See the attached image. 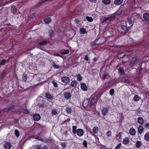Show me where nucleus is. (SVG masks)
I'll list each match as a JSON object with an SVG mask.
<instances>
[{
    "instance_id": "f257e3e1",
    "label": "nucleus",
    "mask_w": 149,
    "mask_h": 149,
    "mask_svg": "<svg viewBox=\"0 0 149 149\" xmlns=\"http://www.w3.org/2000/svg\"><path fill=\"white\" fill-rule=\"evenodd\" d=\"M61 81L62 82L66 84L70 82V79L69 77L64 76L61 77Z\"/></svg>"
},
{
    "instance_id": "f03ea898",
    "label": "nucleus",
    "mask_w": 149,
    "mask_h": 149,
    "mask_svg": "<svg viewBox=\"0 0 149 149\" xmlns=\"http://www.w3.org/2000/svg\"><path fill=\"white\" fill-rule=\"evenodd\" d=\"M116 17L115 15L113 14L111 15L109 17H105L104 20L103 22H104L107 21H111L113 20Z\"/></svg>"
},
{
    "instance_id": "7ed1b4c3",
    "label": "nucleus",
    "mask_w": 149,
    "mask_h": 149,
    "mask_svg": "<svg viewBox=\"0 0 149 149\" xmlns=\"http://www.w3.org/2000/svg\"><path fill=\"white\" fill-rule=\"evenodd\" d=\"M63 96L65 99L66 100L70 99L71 97V93L69 92H65L63 94Z\"/></svg>"
},
{
    "instance_id": "20e7f679",
    "label": "nucleus",
    "mask_w": 149,
    "mask_h": 149,
    "mask_svg": "<svg viewBox=\"0 0 149 149\" xmlns=\"http://www.w3.org/2000/svg\"><path fill=\"white\" fill-rule=\"evenodd\" d=\"M76 133L78 136H81L83 135L84 132L82 129H78L77 130Z\"/></svg>"
},
{
    "instance_id": "39448f33",
    "label": "nucleus",
    "mask_w": 149,
    "mask_h": 149,
    "mask_svg": "<svg viewBox=\"0 0 149 149\" xmlns=\"http://www.w3.org/2000/svg\"><path fill=\"white\" fill-rule=\"evenodd\" d=\"M47 0H45L44 1L41 0L40 2L37 3L35 6V8H37L40 6H43L44 5V3L46 2Z\"/></svg>"
},
{
    "instance_id": "423d86ee",
    "label": "nucleus",
    "mask_w": 149,
    "mask_h": 149,
    "mask_svg": "<svg viewBox=\"0 0 149 149\" xmlns=\"http://www.w3.org/2000/svg\"><path fill=\"white\" fill-rule=\"evenodd\" d=\"M33 119L34 120L39 121L41 118V117L39 114H35L33 116Z\"/></svg>"
},
{
    "instance_id": "0eeeda50",
    "label": "nucleus",
    "mask_w": 149,
    "mask_h": 149,
    "mask_svg": "<svg viewBox=\"0 0 149 149\" xmlns=\"http://www.w3.org/2000/svg\"><path fill=\"white\" fill-rule=\"evenodd\" d=\"M81 89L83 91H86L87 90L88 87L86 84L84 83L81 84Z\"/></svg>"
},
{
    "instance_id": "6e6552de",
    "label": "nucleus",
    "mask_w": 149,
    "mask_h": 149,
    "mask_svg": "<svg viewBox=\"0 0 149 149\" xmlns=\"http://www.w3.org/2000/svg\"><path fill=\"white\" fill-rule=\"evenodd\" d=\"M12 146V145L9 142H6L4 145V147L6 149H10Z\"/></svg>"
},
{
    "instance_id": "1a4fd4ad",
    "label": "nucleus",
    "mask_w": 149,
    "mask_h": 149,
    "mask_svg": "<svg viewBox=\"0 0 149 149\" xmlns=\"http://www.w3.org/2000/svg\"><path fill=\"white\" fill-rule=\"evenodd\" d=\"M143 17L146 21H149V13H145L143 14Z\"/></svg>"
},
{
    "instance_id": "9d476101",
    "label": "nucleus",
    "mask_w": 149,
    "mask_h": 149,
    "mask_svg": "<svg viewBox=\"0 0 149 149\" xmlns=\"http://www.w3.org/2000/svg\"><path fill=\"white\" fill-rule=\"evenodd\" d=\"M129 132L130 134L132 136L134 135L136 133L135 130L133 127H132L130 128L129 130Z\"/></svg>"
},
{
    "instance_id": "9b49d317",
    "label": "nucleus",
    "mask_w": 149,
    "mask_h": 149,
    "mask_svg": "<svg viewBox=\"0 0 149 149\" xmlns=\"http://www.w3.org/2000/svg\"><path fill=\"white\" fill-rule=\"evenodd\" d=\"M11 11L13 14H15L17 12V10L16 7L14 6H12L11 7Z\"/></svg>"
},
{
    "instance_id": "f8f14e48",
    "label": "nucleus",
    "mask_w": 149,
    "mask_h": 149,
    "mask_svg": "<svg viewBox=\"0 0 149 149\" xmlns=\"http://www.w3.org/2000/svg\"><path fill=\"white\" fill-rule=\"evenodd\" d=\"M48 36L50 38L53 36L54 34V31L52 29H51L49 31Z\"/></svg>"
},
{
    "instance_id": "ddd939ff",
    "label": "nucleus",
    "mask_w": 149,
    "mask_h": 149,
    "mask_svg": "<svg viewBox=\"0 0 149 149\" xmlns=\"http://www.w3.org/2000/svg\"><path fill=\"white\" fill-rule=\"evenodd\" d=\"M77 81L75 80H74L72 81L70 85L72 87L75 88L77 86Z\"/></svg>"
},
{
    "instance_id": "4468645a",
    "label": "nucleus",
    "mask_w": 149,
    "mask_h": 149,
    "mask_svg": "<svg viewBox=\"0 0 149 149\" xmlns=\"http://www.w3.org/2000/svg\"><path fill=\"white\" fill-rule=\"evenodd\" d=\"M45 97L48 99L50 100H52L53 98V97L48 92L45 93Z\"/></svg>"
},
{
    "instance_id": "2eb2a0df",
    "label": "nucleus",
    "mask_w": 149,
    "mask_h": 149,
    "mask_svg": "<svg viewBox=\"0 0 149 149\" xmlns=\"http://www.w3.org/2000/svg\"><path fill=\"white\" fill-rule=\"evenodd\" d=\"M129 139L128 137H126L123 139L122 142V143L123 144L127 145L128 144L129 142Z\"/></svg>"
},
{
    "instance_id": "dca6fc26",
    "label": "nucleus",
    "mask_w": 149,
    "mask_h": 149,
    "mask_svg": "<svg viewBox=\"0 0 149 149\" xmlns=\"http://www.w3.org/2000/svg\"><path fill=\"white\" fill-rule=\"evenodd\" d=\"M60 52L61 54H68L70 52V50L69 49H67L66 50L65 49H63L61 50Z\"/></svg>"
},
{
    "instance_id": "f3484780",
    "label": "nucleus",
    "mask_w": 149,
    "mask_h": 149,
    "mask_svg": "<svg viewBox=\"0 0 149 149\" xmlns=\"http://www.w3.org/2000/svg\"><path fill=\"white\" fill-rule=\"evenodd\" d=\"M7 72L5 70H4L0 74V78L3 79L4 77L6 76Z\"/></svg>"
},
{
    "instance_id": "a211bd4d",
    "label": "nucleus",
    "mask_w": 149,
    "mask_h": 149,
    "mask_svg": "<svg viewBox=\"0 0 149 149\" xmlns=\"http://www.w3.org/2000/svg\"><path fill=\"white\" fill-rule=\"evenodd\" d=\"M123 1V0H115L114 3L116 6L120 5L122 3Z\"/></svg>"
},
{
    "instance_id": "6ab92c4d",
    "label": "nucleus",
    "mask_w": 149,
    "mask_h": 149,
    "mask_svg": "<svg viewBox=\"0 0 149 149\" xmlns=\"http://www.w3.org/2000/svg\"><path fill=\"white\" fill-rule=\"evenodd\" d=\"M49 41H47V40H44L42 41L39 42L38 43V44L40 46H42L44 45L47 43L49 42Z\"/></svg>"
},
{
    "instance_id": "aec40b11",
    "label": "nucleus",
    "mask_w": 149,
    "mask_h": 149,
    "mask_svg": "<svg viewBox=\"0 0 149 149\" xmlns=\"http://www.w3.org/2000/svg\"><path fill=\"white\" fill-rule=\"evenodd\" d=\"M65 111L68 113L70 114L72 110L70 107L68 106L66 107Z\"/></svg>"
},
{
    "instance_id": "412c9836",
    "label": "nucleus",
    "mask_w": 149,
    "mask_h": 149,
    "mask_svg": "<svg viewBox=\"0 0 149 149\" xmlns=\"http://www.w3.org/2000/svg\"><path fill=\"white\" fill-rule=\"evenodd\" d=\"M144 129L142 126H140L138 128V132L139 134H141L142 133Z\"/></svg>"
},
{
    "instance_id": "4be33fe9",
    "label": "nucleus",
    "mask_w": 149,
    "mask_h": 149,
    "mask_svg": "<svg viewBox=\"0 0 149 149\" xmlns=\"http://www.w3.org/2000/svg\"><path fill=\"white\" fill-rule=\"evenodd\" d=\"M138 122L140 124L142 125L144 123V121L143 118L142 117H139L137 118Z\"/></svg>"
},
{
    "instance_id": "5701e85b",
    "label": "nucleus",
    "mask_w": 149,
    "mask_h": 149,
    "mask_svg": "<svg viewBox=\"0 0 149 149\" xmlns=\"http://www.w3.org/2000/svg\"><path fill=\"white\" fill-rule=\"evenodd\" d=\"M44 21L46 23L48 24L51 21V19L50 17H48L45 18Z\"/></svg>"
},
{
    "instance_id": "b1692460",
    "label": "nucleus",
    "mask_w": 149,
    "mask_h": 149,
    "mask_svg": "<svg viewBox=\"0 0 149 149\" xmlns=\"http://www.w3.org/2000/svg\"><path fill=\"white\" fill-rule=\"evenodd\" d=\"M102 114L104 116L106 115L108 112V110L107 108H104L102 111Z\"/></svg>"
},
{
    "instance_id": "393cba45",
    "label": "nucleus",
    "mask_w": 149,
    "mask_h": 149,
    "mask_svg": "<svg viewBox=\"0 0 149 149\" xmlns=\"http://www.w3.org/2000/svg\"><path fill=\"white\" fill-rule=\"evenodd\" d=\"M144 139L146 141H149V132L146 133L144 135Z\"/></svg>"
},
{
    "instance_id": "a878e982",
    "label": "nucleus",
    "mask_w": 149,
    "mask_h": 149,
    "mask_svg": "<svg viewBox=\"0 0 149 149\" xmlns=\"http://www.w3.org/2000/svg\"><path fill=\"white\" fill-rule=\"evenodd\" d=\"M28 78V76L25 74H24L22 76V79L23 81H24L25 82H27V80Z\"/></svg>"
},
{
    "instance_id": "bb28decb",
    "label": "nucleus",
    "mask_w": 149,
    "mask_h": 149,
    "mask_svg": "<svg viewBox=\"0 0 149 149\" xmlns=\"http://www.w3.org/2000/svg\"><path fill=\"white\" fill-rule=\"evenodd\" d=\"M80 32L81 34H85L87 33L86 30L83 28H81L80 29Z\"/></svg>"
},
{
    "instance_id": "cd10ccee",
    "label": "nucleus",
    "mask_w": 149,
    "mask_h": 149,
    "mask_svg": "<svg viewBox=\"0 0 149 149\" xmlns=\"http://www.w3.org/2000/svg\"><path fill=\"white\" fill-rule=\"evenodd\" d=\"M118 72L120 75H124V72L122 68H119L118 69Z\"/></svg>"
},
{
    "instance_id": "c85d7f7f",
    "label": "nucleus",
    "mask_w": 149,
    "mask_h": 149,
    "mask_svg": "<svg viewBox=\"0 0 149 149\" xmlns=\"http://www.w3.org/2000/svg\"><path fill=\"white\" fill-rule=\"evenodd\" d=\"M22 112L25 114H29L30 113L29 111L26 109H23L21 111Z\"/></svg>"
},
{
    "instance_id": "c756f323",
    "label": "nucleus",
    "mask_w": 149,
    "mask_h": 149,
    "mask_svg": "<svg viewBox=\"0 0 149 149\" xmlns=\"http://www.w3.org/2000/svg\"><path fill=\"white\" fill-rule=\"evenodd\" d=\"M77 127L76 126H73L72 127V132L74 134H75L76 133Z\"/></svg>"
},
{
    "instance_id": "7c9ffc66",
    "label": "nucleus",
    "mask_w": 149,
    "mask_h": 149,
    "mask_svg": "<svg viewBox=\"0 0 149 149\" xmlns=\"http://www.w3.org/2000/svg\"><path fill=\"white\" fill-rule=\"evenodd\" d=\"M52 66L53 68L55 69H58L60 68L59 66L56 65L55 63L54 62H52Z\"/></svg>"
},
{
    "instance_id": "2f4dec72",
    "label": "nucleus",
    "mask_w": 149,
    "mask_h": 149,
    "mask_svg": "<svg viewBox=\"0 0 149 149\" xmlns=\"http://www.w3.org/2000/svg\"><path fill=\"white\" fill-rule=\"evenodd\" d=\"M77 80L79 81H81L82 79V77L80 74H78L77 75Z\"/></svg>"
},
{
    "instance_id": "473e14b6",
    "label": "nucleus",
    "mask_w": 149,
    "mask_h": 149,
    "mask_svg": "<svg viewBox=\"0 0 149 149\" xmlns=\"http://www.w3.org/2000/svg\"><path fill=\"white\" fill-rule=\"evenodd\" d=\"M136 147L137 148H139L141 146V143L140 141H137L136 143Z\"/></svg>"
},
{
    "instance_id": "72a5a7b5",
    "label": "nucleus",
    "mask_w": 149,
    "mask_h": 149,
    "mask_svg": "<svg viewBox=\"0 0 149 149\" xmlns=\"http://www.w3.org/2000/svg\"><path fill=\"white\" fill-rule=\"evenodd\" d=\"M133 99L134 101H138L139 100L140 98L137 95H135L133 97Z\"/></svg>"
},
{
    "instance_id": "f704fd0d",
    "label": "nucleus",
    "mask_w": 149,
    "mask_h": 149,
    "mask_svg": "<svg viewBox=\"0 0 149 149\" xmlns=\"http://www.w3.org/2000/svg\"><path fill=\"white\" fill-rule=\"evenodd\" d=\"M93 105V97L91 98V100L90 102L89 106L90 108H92Z\"/></svg>"
},
{
    "instance_id": "c9c22d12",
    "label": "nucleus",
    "mask_w": 149,
    "mask_h": 149,
    "mask_svg": "<svg viewBox=\"0 0 149 149\" xmlns=\"http://www.w3.org/2000/svg\"><path fill=\"white\" fill-rule=\"evenodd\" d=\"M102 2L105 5L109 4L110 3V0H102Z\"/></svg>"
},
{
    "instance_id": "e433bc0d",
    "label": "nucleus",
    "mask_w": 149,
    "mask_h": 149,
    "mask_svg": "<svg viewBox=\"0 0 149 149\" xmlns=\"http://www.w3.org/2000/svg\"><path fill=\"white\" fill-rule=\"evenodd\" d=\"M8 107L9 111H11L15 109V106L14 105H12Z\"/></svg>"
},
{
    "instance_id": "4c0bfd02",
    "label": "nucleus",
    "mask_w": 149,
    "mask_h": 149,
    "mask_svg": "<svg viewBox=\"0 0 149 149\" xmlns=\"http://www.w3.org/2000/svg\"><path fill=\"white\" fill-rule=\"evenodd\" d=\"M15 134L17 138L19 137V136L20 134L19 130L16 129L15 130Z\"/></svg>"
},
{
    "instance_id": "58836bf2",
    "label": "nucleus",
    "mask_w": 149,
    "mask_h": 149,
    "mask_svg": "<svg viewBox=\"0 0 149 149\" xmlns=\"http://www.w3.org/2000/svg\"><path fill=\"white\" fill-rule=\"evenodd\" d=\"M44 139V142H45L46 143H51L52 141L51 139L49 138H45Z\"/></svg>"
},
{
    "instance_id": "ea45409f",
    "label": "nucleus",
    "mask_w": 149,
    "mask_h": 149,
    "mask_svg": "<svg viewBox=\"0 0 149 149\" xmlns=\"http://www.w3.org/2000/svg\"><path fill=\"white\" fill-rule=\"evenodd\" d=\"M122 29L125 32H127L128 31L127 29V27L125 25H122L121 26Z\"/></svg>"
},
{
    "instance_id": "a19ab883",
    "label": "nucleus",
    "mask_w": 149,
    "mask_h": 149,
    "mask_svg": "<svg viewBox=\"0 0 149 149\" xmlns=\"http://www.w3.org/2000/svg\"><path fill=\"white\" fill-rule=\"evenodd\" d=\"M36 139L39 140V141H41L42 142H44V139L40 136H38L36 138Z\"/></svg>"
},
{
    "instance_id": "79ce46f5",
    "label": "nucleus",
    "mask_w": 149,
    "mask_h": 149,
    "mask_svg": "<svg viewBox=\"0 0 149 149\" xmlns=\"http://www.w3.org/2000/svg\"><path fill=\"white\" fill-rule=\"evenodd\" d=\"M86 19L89 22H92L93 21L92 18L91 17H90L89 16H87L86 17Z\"/></svg>"
},
{
    "instance_id": "37998d69",
    "label": "nucleus",
    "mask_w": 149,
    "mask_h": 149,
    "mask_svg": "<svg viewBox=\"0 0 149 149\" xmlns=\"http://www.w3.org/2000/svg\"><path fill=\"white\" fill-rule=\"evenodd\" d=\"M98 128L97 127H94V133H97L98 132Z\"/></svg>"
},
{
    "instance_id": "c03bdc74",
    "label": "nucleus",
    "mask_w": 149,
    "mask_h": 149,
    "mask_svg": "<svg viewBox=\"0 0 149 149\" xmlns=\"http://www.w3.org/2000/svg\"><path fill=\"white\" fill-rule=\"evenodd\" d=\"M51 113L52 115H56L57 114V111L55 109L52 110Z\"/></svg>"
},
{
    "instance_id": "a18cd8bd",
    "label": "nucleus",
    "mask_w": 149,
    "mask_h": 149,
    "mask_svg": "<svg viewBox=\"0 0 149 149\" xmlns=\"http://www.w3.org/2000/svg\"><path fill=\"white\" fill-rule=\"evenodd\" d=\"M111 132L110 130L108 131L106 133V135L108 137H110L111 136Z\"/></svg>"
},
{
    "instance_id": "49530a36",
    "label": "nucleus",
    "mask_w": 149,
    "mask_h": 149,
    "mask_svg": "<svg viewBox=\"0 0 149 149\" xmlns=\"http://www.w3.org/2000/svg\"><path fill=\"white\" fill-rule=\"evenodd\" d=\"M38 105L40 107L42 108L44 107L45 104L44 103H39Z\"/></svg>"
},
{
    "instance_id": "de8ad7c7",
    "label": "nucleus",
    "mask_w": 149,
    "mask_h": 149,
    "mask_svg": "<svg viewBox=\"0 0 149 149\" xmlns=\"http://www.w3.org/2000/svg\"><path fill=\"white\" fill-rule=\"evenodd\" d=\"M52 83L53 84L54 86L55 87H57L58 86V84L57 83H56V82L54 81V80L52 81Z\"/></svg>"
},
{
    "instance_id": "09e8293b",
    "label": "nucleus",
    "mask_w": 149,
    "mask_h": 149,
    "mask_svg": "<svg viewBox=\"0 0 149 149\" xmlns=\"http://www.w3.org/2000/svg\"><path fill=\"white\" fill-rule=\"evenodd\" d=\"M127 21H128V23L130 24H132V21L131 18H128L127 19Z\"/></svg>"
},
{
    "instance_id": "8fccbe9b",
    "label": "nucleus",
    "mask_w": 149,
    "mask_h": 149,
    "mask_svg": "<svg viewBox=\"0 0 149 149\" xmlns=\"http://www.w3.org/2000/svg\"><path fill=\"white\" fill-rule=\"evenodd\" d=\"M83 145L85 148H87V141L86 140H84V141L83 142Z\"/></svg>"
},
{
    "instance_id": "3c124183",
    "label": "nucleus",
    "mask_w": 149,
    "mask_h": 149,
    "mask_svg": "<svg viewBox=\"0 0 149 149\" xmlns=\"http://www.w3.org/2000/svg\"><path fill=\"white\" fill-rule=\"evenodd\" d=\"M109 93H110V94L111 95H112L114 93V89H111Z\"/></svg>"
},
{
    "instance_id": "603ef678",
    "label": "nucleus",
    "mask_w": 149,
    "mask_h": 149,
    "mask_svg": "<svg viewBox=\"0 0 149 149\" xmlns=\"http://www.w3.org/2000/svg\"><path fill=\"white\" fill-rule=\"evenodd\" d=\"M121 13V12L120 11H118L116 12L114 14L115 15V16L116 17L117 15H120Z\"/></svg>"
},
{
    "instance_id": "864d4df0",
    "label": "nucleus",
    "mask_w": 149,
    "mask_h": 149,
    "mask_svg": "<svg viewBox=\"0 0 149 149\" xmlns=\"http://www.w3.org/2000/svg\"><path fill=\"white\" fill-rule=\"evenodd\" d=\"M121 146V144L120 143L118 144L116 147V149H119L120 148Z\"/></svg>"
},
{
    "instance_id": "5fc2aeb1",
    "label": "nucleus",
    "mask_w": 149,
    "mask_h": 149,
    "mask_svg": "<svg viewBox=\"0 0 149 149\" xmlns=\"http://www.w3.org/2000/svg\"><path fill=\"white\" fill-rule=\"evenodd\" d=\"M4 112H7L9 111L8 107V108H4L2 110Z\"/></svg>"
},
{
    "instance_id": "6e6d98bb",
    "label": "nucleus",
    "mask_w": 149,
    "mask_h": 149,
    "mask_svg": "<svg viewBox=\"0 0 149 149\" xmlns=\"http://www.w3.org/2000/svg\"><path fill=\"white\" fill-rule=\"evenodd\" d=\"M74 22L77 24H78L80 22V21L79 19H75L74 20Z\"/></svg>"
},
{
    "instance_id": "4d7b16f0",
    "label": "nucleus",
    "mask_w": 149,
    "mask_h": 149,
    "mask_svg": "<svg viewBox=\"0 0 149 149\" xmlns=\"http://www.w3.org/2000/svg\"><path fill=\"white\" fill-rule=\"evenodd\" d=\"M61 146L63 148H65L66 146V145L65 143H62L61 144Z\"/></svg>"
},
{
    "instance_id": "13d9d810",
    "label": "nucleus",
    "mask_w": 149,
    "mask_h": 149,
    "mask_svg": "<svg viewBox=\"0 0 149 149\" xmlns=\"http://www.w3.org/2000/svg\"><path fill=\"white\" fill-rule=\"evenodd\" d=\"M145 127L147 128H149V124L148 123H146L145 124Z\"/></svg>"
},
{
    "instance_id": "bf43d9fd",
    "label": "nucleus",
    "mask_w": 149,
    "mask_h": 149,
    "mask_svg": "<svg viewBox=\"0 0 149 149\" xmlns=\"http://www.w3.org/2000/svg\"><path fill=\"white\" fill-rule=\"evenodd\" d=\"M37 149H42V147L40 145L37 146Z\"/></svg>"
},
{
    "instance_id": "052dcab7",
    "label": "nucleus",
    "mask_w": 149,
    "mask_h": 149,
    "mask_svg": "<svg viewBox=\"0 0 149 149\" xmlns=\"http://www.w3.org/2000/svg\"><path fill=\"white\" fill-rule=\"evenodd\" d=\"M125 82L127 84H128L130 82V81L129 79H126L125 81Z\"/></svg>"
},
{
    "instance_id": "680f3d73",
    "label": "nucleus",
    "mask_w": 149,
    "mask_h": 149,
    "mask_svg": "<svg viewBox=\"0 0 149 149\" xmlns=\"http://www.w3.org/2000/svg\"><path fill=\"white\" fill-rule=\"evenodd\" d=\"M63 134L65 135V136H67L68 135V131L67 130H66L65 132Z\"/></svg>"
},
{
    "instance_id": "e2e57ef3",
    "label": "nucleus",
    "mask_w": 149,
    "mask_h": 149,
    "mask_svg": "<svg viewBox=\"0 0 149 149\" xmlns=\"http://www.w3.org/2000/svg\"><path fill=\"white\" fill-rule=\"evenodd\" d=\"M54 55H55L57 56H60V57L61 56L60 54L57 53H55Z\"/></svg>"
},
{
    "instance_id": "0e129e2a",
    "label": "nucleus",
    "mask_w": 149,
    "mask_h": 149,
    "mask_svg": "<svg viewBox=\"0 0 149 149\" xmlns=\"http://www.w3.org/2000/svg\"><path fill=\"white\" fill-rule=\"evenodd\" d=\"M85 59L87 61H88V55H86L85 57Z\"/></svg>"
},
{
    "instance_id": "69168bd1",
    "label": "nucleus",
    "mask_w": 149,
    "mask_h": 149,
    "mask_svg": "<svg viewBox=\"0 0 149 149\" xmlns=\"http://www.w3.org/2000/svg\"><path fill=\"white\" fill-rule=\"evenodd\" d=\"M42 149H48V147L47 146H43V147Z\"/></svg>"
},
{
    "instance_id": "338daca9",
    "label": "nucleus",
    "mask_w": 149,
    "mask_h": 149,
    "mask_svg": "<svg viewBox=\"0 0 149 149\" xmlns=\"http://www.w3.org/2000/svg\"><path fill=\"white\" fill-rule=\"evenodd\" d=\"M4 101V102H8L9 101V100L8 99H4L3 100Z\"/></svg>"
},
{
    "instance_id": "774afa93",
    "label": "nucleus",
    "mask_w": 149,
    "mask_h": 149,
    "mask_svg": "<svg viewBox=\"0 0 149 149\" xmlns=\"http://www.w3.org/2000/svg\"><path fill=\"white\" fill-rule=\"evenodd\" d=\"M14 123H19V121L18 120H16L14 121Z\"/></svg>"
}]
</instances>
